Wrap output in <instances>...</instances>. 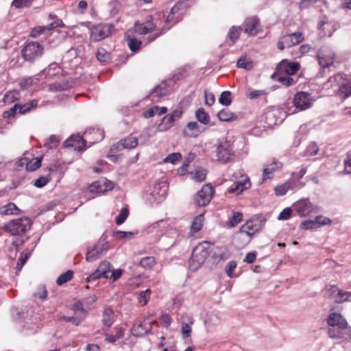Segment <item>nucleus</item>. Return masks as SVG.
<instances>
[{
  "instance_id": "6ab92c4d",
  "label": "nucleus",
  "mask_w": 351,
  "mask_h": 351,
  "mask_svg": "<svg viewBox=\"0 0 351 351\" xmlns=\"http://www.w3.org/2000/svg\"><path fill=\"white\" fill-rule=\"evenodd\" d=\"M42 157L28 160L27 158L21 159L17 162L19 166H25L27 171H34L41 166Z\"/></svg>"
},
{
  "instance_id": "bb28decb",
  "label": "nucleus",
  "mask_w": 351,
  "mask_h": 351,
  "mask_svg": "<svg viewBox=\"0 0 351 351\" xmlns=\"http://www.w3.org/2000/svg\"><path fill=\"white\" fill-rule=\"evenodd\" d=\"M19 213L20 209L12 202L0 207L1 215H19Z\"/></svg>"
},
{
  "instance_id": "4d7b16f0",
  "label": "nucleus",
  "mask_w": 351,
  "mask_h": 351,
  "mask_svg": "<svg viewBox=\"0 0 351 351\" xmlns=\"http://www.w3.org/2000/svg\"><path fill=\"white\" fill-rule=\"evenodd\" d=\"M129 214V210L126 208H123L121 209L120 213L116 217V223L117 225H121L126 220Z\"/></svg>"
},
{
  "instance_id": "79ce46f5",
  "label": "nucleus",
  "mask_w": 351,
  "mask_h": 351,
  "mask_svg": "<svg viewBox=\"0 0 351 351\" xmlns=\"http://www.w3.org/2000/svg\"><path fill=\"white\" fill-rule=\"evenodd\" d=\"M266 95L267 92L264 90H249L245 93V96L250 99H258Z\"/></svg>"
},
{
  "instance_id": "49530a36",
  "label": "nucleus",
  "mask_w": 351,
  "mask_h": 351,
  "mask_svg": "<svg viewBox=\"0 0 351 351\" xmlns=\"http://www.w3.org/2000/svg\"><path fill=\"white\" fill-rule=\"evenodd\" d=\"M237 67L250 70L253 67V63L250 60H247L245 56L241 57L237 62Z\"/></svg>"
},
{
  "instance_id": "bf43d9fd",
  "label": "nucleus",
  "mask_w": 351,
  "mask_h": 351,
  "mask_svg": "<svg viewBox=\"0 0 351 351\" xmlns=\"http://www.w3.org/2000/svg\"><path fill=\"white\" fill-rule=\"evenodd\" d=\"M150 293H151L150 289H147L145 291H142L140 293V294L138 297V302L142 306H145L147 303L148 300L149 298Z\"/></svg>"
},
{
  "instance_id": "f704fd0d",
  "label": "nucleus",
  "mask_w": 351,
  "mask_h": 351,
  "mask_svg": "<svg viewBox=\"0 0 351 351\" xmlns=\"http://www.w3.org/2000/svg\"><path fill=\"white\" fill-rule=\"evenodd\" d=\"M195 117L197 121L203 124L206 125L210 121L209 114L203 108H199L196 111Z\"/></svg>"
},
{
  "instance_id": "423d86ee",
  "label": "nucleus",
  "mask_w": 351,
  "mask_h": 351,
  "mask_svg": "<svg viewBox=\"0 0 351 351\" xmlns=\"http://www.w3.org/2000/svg\"><path fill=\"white\" fill-rule=\"evenodd\" d=\"M293 212L300 217H306L313 213H317L319 207L312 204L308 199H302L293 204Z\"/></svg>"
},
{
  "instance_id": "c9c22d12",
  "label": "nucleus",
  "mask_w": 351,
  "mask_h": 351,
  "mask_svg": "<svg viewBox=\"0 0 351 351\" xmlns=\"http://www.w3.org/2000/svg\"><path fill=\"white\" fill-rule=\"evenodd\" d=\"M129 31L127 33V37H128V45L130 48V49L132 51H136L139 49L140 46L142 44V42L136 38H130L129 36Z\"/></svg>"
},
{
  "instance_id": "f3484780",
  "label": "nucleus",
  "mask_w": 351,
  "mask_h": 351,
  "mask_svg": "<svg viewBox=\"0 0 351 351\" xmlns=\"http://www.w3.org/2000/svg\"><path fill=\"white\" fill-rule=\"evenodd\" d=\"M299 63L289 62L287 60H282L278 66L279 71L285 72L288 75H294L299 70Z\"/></svg>"
},
{
  "instance_id": "20e7f679",
  "label": "nucleus",
  "mask_w": 351,
  "mask_h": 351,
  "mask_svg": "<svg viewBox=\"0 0 351 351\" xmlns=\"http://www.w3.org/2000/svg\"><path fill=\"white\" fill-rule=\"evenodd\" d=\"M32 224V220L24 217L9 221L5 225L4 230L12 235H22L29 230Z\"/></svg>"
},
{
  "instance_id": "dca6fc26",
  "label": "nucleus",
  "mask_w": 351,
  "mask_h": 351,
  "mask_svg": "<svg viewBox=\"0 0 351 351\" xmlns=\"http://www.w3.org/2000/svg\"><path fill=\"white\" fill-rule=\"evenodd\" d=\"M66 147L73 148L75 151L85 149L86 143L83 137L80 134L72 135L64 142Z\"/></svg>"
},
{
  "instance_id": "0eeeda50",
  "label": "nucleus",
  "mask_w": 351,
  "mask_h": 351,
  "mask_svg": "<svg viewBox=\"0 0 351 351\" xmlns=\"http://www.w3.org/2000/svg\"><path fill=\"white\" fill-rule=\"evenodd\" d=\"M43 53V46L37 42H29L21 50L23 58L29 62H32L42 56Z\"/></svg>"
},
{
  "instance_id": "603ef678",
  "label": "nucleus",
  "mask_w": 351,
  "mask_h": 351,
  "mask_svg": "<svg viewBox=\"0 0 351 351\" xmlns=\"http://www.w3.org/2000/svg\"><path fill=\"white\" fill-rule=\"evenodd\" d=\"M34 0H14L12 5L16 8H23L30 7Z\"/></svg>"
},
{
  "instance_id": "864d4df0",
  "label": "nucleus",
  "mask_w": 351,
  "mask_h": 351,
  "mask_svg": "<svg viewBox=\"0 0 351 351\" xmlns=\"http://www.w3.org/2000/svg\"><path fill=\"white\" fill-rule=\"evenodd\" d=\"M300 227L303 230H311L318 228V225L316 219H315L314 220H306L302 222Z\"/></svg>"
},
{
  "instance_id": "473e14b6",
  "label": "nucleus",
  "mask_w": 351,
  "mask_h": 351,
  "mask_svg": "<svg viewBox=\"0 0 351 351\" xmlns=\"http://www.w3.org/2000/svg\"><path fill=\"white\" fill-rule=\"evenodd\" d=\"M97 300V297L95 295H92L81 300L86 313L93 308Z\"/></svg>"
},
{
  "instance_id": "39448f33",
  "label": "nucleus",
  "mask_w": 351,
  "mask_h": 351,
  "mask_svg": "<svg viewBox=\"0 0 351 351\" xmlns=\"http://www.w3.org/2000/svg\"><path fill=\"white\" fill-rule=\"evenodd\" d=\"M114 29V25L108 23H99L90 27V40L99 42L108 37Z\"/></svg>"
},
{
  "instance_id": "0e129e2a",
  "label": "nucleus",
  "mask_w": 351,
  "mask_h": 351,
  "mask_svg": "<svg viewBox=\"0 0 351 351\" xmlns=\"http://www.w3.org/2000/svg\"><path fill=\"white\" fill-rule=\"evenodd\" d=\"M47 30V26L43 27V26H38L35 28H34L30 33V35L33 38H36L41 35L42 34H44Z\"/></svg>"
},
{
  "instance_id": "9d476101",
  "label": "nucleus",
  "mask_w": 351,
  "mask_h": 351,
  "mask_svg": "<svg viewBox=\"0 0 351 351\" xmlns=\"http://www.w3.org/2000/svg\"><path fill=\"white\" fill-rule=\"evenodd\" d=\"M311 95L307 92H298L294 95V106L300 110H305L310 108L314 102Z\"/></svg>"
},
{
  "instance_id": "de8ad7c7",
  "label": "nucleus",
  "mask_w": 351,
  "mask_h": 351,
  "mask_svg": "<svg viewBox=\"0 0 351 351\" xmlns=\"http://www.w3.org/2000/svg\"><path fill=\"white\" fill-rule=\"evenodd\" d=\"M97 59L101 62H106L110 60V53L104 48H99L97 52Z\"/></svg>"
},
{
  "instance_id": "f03ea898",
  "label": "nucleus",
  "mask_w": 351,
  "mask_h": 351,
  "mask_svg": "<svg viewBox=\"0 0 351 351\" xmlns=\"http://www.w3.org/2000/svg\"><path fill=\"white\" fill-rule=\"evenodd\" d=\"M326 89H332L341 99L351 95V82L344 74L337 73L331 76L324 84Z\"/></svg>"
},
{
  "instance_id": "f257e3e1",
  "label": "nucleus",
  "mask_w": 351,
  "mask_h": 351,
  "mask_svg": "<svg viewBox=\"0 0 351 351\" xmlns=\"http://www.w3.org/2000/svg\"><path fill=\"white\" fill-rule=\"evenodd\" d=\"M178 11V7L177 5L173 6L170 13L167 17L166 19V23H170V26L167 27H158V23L156 21H147L145 23H136L134 26V31L135 33L139 34V35H144L147 34L152 32H158V33L154 34L153 35H151L148 37L149 42L154 41L156 38L159 37L162 34H163L165 32H166L168 29H170V27L175 25L179 20H180V17H178L176 20H174V14H176Z\"/></svg>"
},
{
  "instance_id": "72a5a7b5",
  "label": "nucleus",
  "mask_w": 351,
  "mask_h": 351,
  "mask_svg": "<svg viewBox=\"0 0 351 351\" xmlns=\"http://www.w3.org/2000/svg\"><path fill=\"white\" fill-rule=\"evenodd\" d=\"M39 79L36 77H28L21 80L19 85L21 89L25 90L29 88L33 84L38 83Z\"/></svg>"
},
{
  "instance_id": "c85d7f7f",
  "label": "nucleus",
  "mask_w": 351,
  "mask_h": 351,
  "mask_svg": "<svg viewBox=\"0 0 351 351\" xmlns=\"http://www.w3.org/2000/svg\"><path fill=\"white\" fill-rule=\"evenodd\" d=\"M174 121L171 116L165 115L161 119L160 123L158 124V130L160 132H165L169 130L174 125Z\"/></svg>"
},
{
  "instance_id": "a211bd4d",
  "label": "nucleus",
  "mask_w": 351,
  "mask_h": 351,
  "mask_svg": "<svg viewBox=\"0 0 351 351\" xmlns=\"http://www.w3.org/2000/svg\"><path fill=\"white\" fill-rule=\"evenodd\" d=\"M250 186V178L247 176H245L241 180L235 182L234 186L228 190V192L230 194L235 193L236 195H239L243 191L249 189Z\"/></svg>"
},
{
  "instance_id": "4468645a",
  "label": "nucleus",
  "mask_w": 351,
  "mask_h": 351,
  "mask_svg": "<svg viewBox=\"0 0 351 351\" xmlns=\"http://www.w3.org/2000/svg\"><path fill=\"white\" fill-rule=\"evenodd\" d=\"M138 145V139L130 136L124 139L120 140L117 143L112 145L110 151L112 152H119L122 149H133Z\"/></svg>"
},
{
  "instance_id": "393cba45",
  "label": "nucleus",
  "mask_w": 351,
  "mask_h": 351,
  "mask_svg": "<svg viewBox=\"0 0 351 351\" xmlns=\"http://www.w3.org/2000/svg\"><path fill=\"white\" fill-rule=\"evenodd\" d=\"M199 132V126L195 121L188 123L186 128L183 131L184 135L188 137H196Z\"/></svg>"
},
{
  "instance_id": "4be33fe9",
  "label": "nucleus",
  "mask_w": 351,
  "mask_h": 351,
  "mask_svg": "<svg viewBox=\"0 0 351 351\" xmlns=\"http://www.w3.org/2000/svg\"><path fill=\"white\" fill-rule=\"evenodd\" d=\"M106 250L104 244L97 243L94 245L92 250H88L86 254V259L87 261H93L97 259L101 254Z\"/></svg>"
},
{
  "instance_id": "c756f323",
  "label": "nucleus",
  "mask_w": 351,
  "mask_h": 351,
  "mask_svg": "<svg viewBox=\"0 0 351 351\" xmlns=\"http://www.w3.org/2000/svg\"><path fill=\"white\" fill-rule=\"evenodd\" d=\"M37 105L38 100L36 99H33L25 104L19 103V112L22 114H25L31 111L32 109L36 108Z\"/></svg>"
},
{
  "instance_id": "a18cd8bd",
  "label": "nucleus",
  "mask_w": 351,
  "mask_h": 351,
  "mask_svg": "<svg viewBox=\"0 0 351 351\" xmlns=\"http://www.w3.org/2000/svg\"><path fill=\"white\" fill-rule=\"evenodd\" d=\"M19 91L14 90L8 91L3 97V101L5 103L11 104L15 101H16L19 98Z\"/></svg>"
},
{
  "instance_id": "7ed1b4c3",
  "label": "nucleus",
  "mask_w": 351,
  "mask_h": 351,
  "mask_svg": "<svg viewBox=\"0 0 351 351\" xmlns=\"http://www.w3.org/2000/svg\"><path fill=\"white\" fill-rule=\"evenodd\" d=\"M209 255V247L207 243H199L193 250L189 261V267L192 271H196L205 262Z\"/></svg>"
},
{
  "instance_id": "4c0bfd02",
  "label": "nucleus",
  "mask_w": 351,
  "mask_h": 351,
  "mask_svg": "<svg viewBox=\"0 0 351 351\" xmlns=\"http://www.w3.org/2000/svg\"><path fill=\"white\" fill-rule=\"evenodd\" d=\"M203 221H204V215L203 214H199L197 216H196L191 224V230L196 232L201 230L202 226H203Z\"/></svg>"
},
{
  "instance_id": "338daca9",
  "label": "nucleus",
  "mask_w": 351,
  "mask_h": 351,
  "mask_svg": "<svg viewBox=\"0 0 351 351\" xmlns=\"http://www.w3.org/2000/svg\"><path fill=\"white\" fill-rule=\"evenodd\" d=\"M123 274V270L121 269H118L116 270H110V274L108 276H106V279H112L113 281H116L119 279Z\"/></svg>"
},
{
  "instance_id": "e433bc0d",
  "label": "nucleus",
  "mask_w": 351,
  "mask_h": 351,
  "mask_svg": "<svg viewBox=\"0 0 351 351\" xmlns=\"http://www.w3.org/2000/svg\"><path fill=\"white\" fill-rule=\"evenodd\" d=\"M293 189L291 182H286L284 184L274 188L276 195H284L289 189Z\"/></svg>"
},
{
  "instance_id": "09e8293b",
  "label": "nucleus",
  "mask_w": 351,
  "mask_h": 351,
  "mask_svg": "<svg viewBox=\"0 0 351 351\" xmlns=\"http://www.w3.org/2000/svg\"><path fill=\"white\" fill-rule=\"evenodd\" d=\"M182 159V156L180 153H172L168 155L166 158H164L163 162L165 163L170 162L173 165L177 164Z\"/></svg>"
},
{
  "instance_id": "2f4dec72",
  "label": "nucleus",
  "mask_w": 351,
  "mask_h": 351,
  "mask_svg": "<svg viewBox=\"0 0 351 351\" xmlns=\"http://www.w3.org/2000/svg\"><path fill=\"white\" fill-rule=\"evenodd\" d=\"M167 193V185L165 182H159L156 184L153 189L152 193L154 195H158L159 197H165Z\"/></svg>"
},
{
  "instance_id": "8fccbe9b",
  "label": "nucleus",
  "mask_w": 351,
  "mask_h": 351,
  "mask_svg": "<svg viewBox=\"0 0 351 351\" xmlns=\"http://www.w3.org/2000/svg\"><path fill=\"white\" fill-rule=\"evenodd\" d=\"M206 177V171L204 169H197L192 173V178L197 182H203Z\"/></svg>"
},
{
  "instance_id": "3c124183",
  "label": "nucleus",
  "mask_w": 351,
  "mask_h": 351,
  "mask_svg": "<svg viewBox=\"0 0 351 351\" xmlns=\"http://www.w3.org/2000/svg\"><path fill=\"white\" fill-rule=\"evenodd\" d=\"M219 101L223 106H229L232 102L231 93L230 91H223L221 93Z\"/></svg>"
},
{
  "instance_id": "ddd939ff",
  "label": "nucleus",
  "mask_w": 351,
  "mask_h": 351,
  "mask_svg": "<svg viewBox=\"0 0 351 351\" xmlns=\"http://www.w3.org/2000/svg\"><path fill=\"white\" fill-rule=\"evenodd\" d=\"M335 59V53L328 48L323 47L318 51L317 60L322 68L328 67L332 64Z\"/></svg>"
},
{
  "instance_id": "58836bf2",
  "label": "nucleus",
  "mask_w": 351,
  "mask_h": 351,
  "mask_svg": "<svg viewBox=\"0 0 351 351\" xmlns=\"http://www.w3.org/2000/svg\"><path fill=\"white\" fill-rule=\"evenodd\" d=\"M73 276V272L71 270H68L65 273L62 274L56 280L58 285H62L63 284L69 282L72 279Z\"/></svg>"
},
{
  "instance_id": "37998d69",
  "label": "nucleus",
  "mask_w": 351,
  "mask_h": 351,
  "mask_svg": "<svg viewBox=\"0 0 351 351\" xmlns=\"http://www.w3.org/2000/svg\"><path fill=\"white\" fill-rule=\"evenodd\" d=\"M30 255L29 252L27 250H24L21 252V256L18 259L16 269L17 271H21L23 265H25V262L28 259L29 256Z\"/></svg>"
},
{
  "instance_id": "052dcab7",
  "label": "nucleus",
  "mask_w": 351,
  "mask_h": 351,
  "mask_svg": "<svg viewBox=\"0 0 351 351\" xmlns=\"http://www.w3.org/2000/svg\"><path fill=\"white\" fill-rule=\"evenodd\" d=\"M193 321H190L189 323H185V324H182V334L184 338H187V337H190L191 331H192L191 325L193 324Z\"/></svg>"
},
{
  "instance_id": "412c9836",
  "label": "nucleus",
  "mask_w": 351,
  "mask_h": 351,
  "mask_svg": "<svg viewBox=\"0 0 351 351\" xmlns=\"http://www.w3.org/2000/svg\"><path fill=\"white\" fill-rule=\"evenodd\" d=\"M282 164L279 161H274L271 164L267 165L263 173L262 182L266 181L267 179H271V175L276 171L279 170L282 168Z\"/></svg>"
},
{
  "instance_id": "69168bd1",
  "label": "nucleus",
  "mask_w": 351,
  "mask_h": 351,
  "mask_svg": "<svg viewBox=\"0 0 351 351\" xmlns=\"http://www.w3.org/2000/svg\"><path fill=\"white\" fill-rule=\"evenodd\" d=\"M293 211L292 208H285L279 215L278 219L280 220H287L289 219L291 216L292 212Z\"/></svg>"
},
{
  "instance_id": "f8f14e48",
  "label": "nucleus",
  "mask_w": 351,
  "mask_h": 351,
  "mask_svg": "<svg viewBox=\"0 0 351 351\" xmlns=\"http://www.w3.org/2000/svg\"><path fill=\"white\" fill-rule=\"evenodd\" d=\"M242 29L249 36H254L257 35L261 31L259 19L256 16L247 18L243 24Z\"/></svg>"
},
{
  "instance_id": "13d9d810",
  "label": "nucleus",
  "mask_w": 351,
  "mask_h": 351,
  "mask_svg": "<svg viewBox=\"0 0 351 351\" xmlns=\"http://www.w3.org/2000/svg\"><path fill=\"white\" fill-rule=\"evenodd\" d=\"M71 309L73 311V312L75 314H77L78 312H81L83 315L82 317H81L84 319V317L86 316V311L84 310L85 308L83 306V304H82L81 300H77V302H75L72 305Z\"/></svg>"
},
{
  "instance_id": "e2e57ef3",
  "label": "nucleus",
  "mask_w": 351,
  "mask_h": 351,
  "mask_svg": "<svg viewBox=\"0 0 351 351\" xmlns=\"http://www.w3.org/2000/svg\"><path fill=\"white\" fill-rule=\"evenodd\" d=\"M19 102L16 103L14 106L11 108L9 110L5 111L3 112V117L4 118H12L14 117L17 111H19Z\"/></svg>"
},
{
  "instance_id": "6e6552de",
  "label": "nucleus",
  "mask_w": 351,
  "mask_h": 351,
  "mask_svg": "<svg viewBox=\"0 0 351 351\" xmlns=\"http://www.w3.org/2000/svg\"><path fill=\"white\" fill-rule=\"evenodd\" d=\"M215 190L209 184H204L194 197L195 203L199 206H205L209 204L214 195Z\"/></svg>"
},
{
  "instance_id": "6e6d98bb",
  "label": "nucleus",
  "mask_w": 351,
  "mask_h": 351,
  "mask_svg": "<svg viewBox=\"0 0 351 351\" xmlns=\"http://www.w3.org/2000/svg\"><path fill=\"white\" fill-rule=\"evenodd\" d=\"M60 319L66 322H71L74 325L78 326L84 319L77 316H62Z\"/></svg>"
},
{
  "instance_id": "680f3d73",
  "label": "nucleus",
  "mask_w": 351,
  "mask_h": 351,
  "mask_svg": "<svg viewBox=\"0 0 351 351\" xmlns=\"http://www.w3.org/2000/svg\"><path fill=\"white\" fill-rule=\"evenodd\" d=\"M315 219L318 228L324 226H329L332 223V220L330 218L322 215L317 216Z\"/></svg>"
},
{
  "instance_id": "a19ab883",
  "label": "nucleus",
  "mask_w": 351,
  "mask_h": 351,
  "mask_svg": "<svg viewBox=\"0 0 351 351\" xmlns=\"http://www.w3.org/2000/svg\"><path fill=\"white\" fill-rule=\"evenodd\" d=\"M242 30L243 29L241 27L232 26L231 27L228 33V38L232 42V43H234L239 38Z\"/></svg>"
},
{
  "instance_id": "774afa93",
  "label": "nucleus",
  "mask_w": 351,
  "mask_h": 351,
  "mask_svg": "<svg viewBox=\"0 0 351 351\" xmlns=\"http://www.w3.org/2000/svg\"><path fill=\"white\" fill-rule=\"evenodd\" d=\"M59 143V139L56 136H51L45 142V145L49 148L56 147Z\"/></svg>"
},
{
  "instance_id": "5fc2aeb1",
  "label": "nucleus",
  "mask_w": 351,
  "mask_h": 351,
  "mask_svg": "<svg viewBox=\"0 0 351 351\" xmlns=\"http://www.w3.org/2000/svg\"><path fill=\"white\" fill-rule=\"evenodd\" d=\"M98 268L103 274V277L106 278V276H108L110 274L111 270V265L108 261H102L99 265Z\"/></svg>"
},
{
  "instance_id": "5701e85b",
  "label": "nucleus",
  "mask_w": 351,
  "mask_h": 351,
  "mask_svg": "<svg viewBox=\"0 0 351 351\" xmlns=\"http://www.w3.org/2000/svg\"><path fill=\"white\" fill-rule=\"evenodd\" d=\"M168 89L165 83H161L157 86L151 93L150 97L152 101L157 102L160 98L165 96L168 93Z\"/></svg>"
},
{
  "instance_id": "b1692460",
  "label": "nucleus",
  "mask_w": 351,
  "mask_h": 351,
  "mask_svg": "<svg viewBox=\"0 0 351 351\" xmlns=\"http://www.w3.org/2000/svg\"><path fill=\"white\" fill-rule=\"evenodd\" d=\"M218 119L224 122L234 121L238 119V116L228 108H223L217 113Z\"/></svg>"
},
{
  "instance_id": "aec40b11",
  "label": "nucleus",
  "mask_w": 351,
  "mask_h": 351,
  "mask_svg": "<svg viewBox=\"0 0 351 351\" xmlns=\"http://www.w3.org/2000/svg\"><path fill=\"white\" fill-rule=\"evenodd\" d=\"M282 36L284 38V42L287 44V48L299 45L304 39L303 34L300 32L286 34Z\"/></svg>"
},
{
  "instance_id": "a878e982",
  "label": "nucleus",
  "mask_w": 351,
  "mask_h": 351,
  "mask_svg": "<svg viewBox=\"0 0 351 351\" xmlns=\"http://www.w3.org/2000/svg\"><path fill=\"white\" fill-rule=\"evenodd\" d=\"M163 220L158 221L150 226H149L145 230V232L147 234H154V240H158L159 237L162 235V231L160 229V225L164 223Z\"/></svg>"
},
{
  "instance_id": "1a4fd4ad",
  "label": "nucleus",
  "mask_w": 351,
  "mask_h": 351,
  "mask_svg": "<svg viewBox=\"0 0 351 351\" xmlns=\"http://www.w3.org/2000/svg\"><path fill=\"white\" fill-rule=\"evenodd\" d=\"M216 153L217 161L221 163L229 162L234 156L232 146L228 141L220 143L217 147Z\"/></svg>"
},
{
  "instance_id": "9b49d317",
  "label": "nucleus",
  "mask_w": 351,
  "mask_h": 351,
  "mask_svg": "<svg viewBox=\"0 0 351 351\" xmlns=\"http://www.w3.org/2000/svg\"><path fill=\"white\" fill-rule=\"evenodd\" d=\"M259 223L256 221L249 220L239 229V238L244 239L245 243H249L251 237L259 230Z\"/></svg>"
},
{
  "instance_id": "ea45409f",
  "label": "nucleus",
  "mask_w": 351,
  "mask_h": 351,
  "mask_svg": "<svg viewBox=\"0 0 351 351\" xmlns=\"http://www.w3.org/2000/svg\"><path fill=\"white\" fill-rule=\"evenodd\" d=\"M155 264L156 261L153 256L143 257L140 261V265L146 269H152Z\"/></svg>"
},
{
  "instance_id": "2eb2a0df",
  "label": "nucleus",
  "mask_w": 351,
  "mask_h": 351,
  "mask_svg": "<svg viewBox=\"0 0 351 351\" xmlns=\"http://www.w3.org/2000/svg\"><path fill=\"white\" fill-rule=\"evenodd\" d=\"M326 321L328 326H337L339 330H344L348 328L347 321L340 313H330Z\"/></svg>"
},
{
  "instance_id": "c03bdc74",
  "label": "nucleus",
  "mask_w": 351,
  "mask_h": 351,
  "mask_svg": "<svg viewBox=\"0 0 351 351\" xmlns=\"http://www.w3.org/2000/svg\"><path fill=\"white\" fill-rule=\"evenodd\" d=\"M243 214L240 212H235L233 213V215L231 218H230L229 221L227 222V225L229 227H235L238 225L242 220Z\"/></svg>"
},
{
  "instance_id": "cd10ccee",
  "label": "nucleus",
  "mask_w": 351,
  "mask_h": 351,
  "mask_svg": "<svg viewBox=\"0 0 351 351\" xmlns=\"http://www.w3.org/2000/svg\"><path fill=\"white\" fill-rule=\"evenodd\" d=\"M167 112V108L166 107H158V106H153L146 111L144 112L143 116L148 119L154 117L156 114L159 116L166 114Z\"/></svg>"
},
{
  "instance_id": "7c9ffc66",
  "label": "nucleus",
  "mask_w": 351,
  "mask_h": 351,
  "mask_svg": "<svg viewBox=\"0 0 351 351\" xmlns=\"http://www.w3.org/2000/svg\"><path fill=\"white\" fill-rule=\"evenodd\" d=\"M114 320V311L110 308H106L103 313V322L105 326L110 327Z\"/></svg>"
}]
</instances>
